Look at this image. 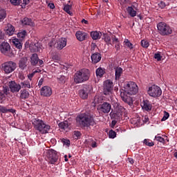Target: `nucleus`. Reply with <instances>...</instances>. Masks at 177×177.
I'll list each match as a JSON object with an SVG mask.
<instances>
[{"instance_id": "9b49d317", "label": "nucleus", "mask_w": 177, "mask_h": 177, "mask_svg": "<svg viewBox=\"0 0 177 177\" xmlns=\"http://www.w3.org/2000/svg\"><path fill=\"white\" fill-rule=\"evenodd\" d=\"M91 91H92V87L90 86H85L82 89L79 91V96L81 99L84 100L88 99V96L89 93H91Z\"/></svg>"}, {"instance_id": "864d4df0", "label": "nucleus", "mask_w": 177, "mask_h": 177, "mask_svg": "<svg viewBox=\"0 0 177 177\" xmlns=\"http://www.w3.org/2000/svg\"><path fill=\"white\" fill-rule=\"evenodd\" d=\"M2 92L4 95H8L9 93V88L8 86H3Z\"/></svg>"}, {"instance_id": "0e129e2a", "label": "nucleus", "mask_w": 177, "mask_h": 177, "mask_svg": "<svg viewBox=\"0 0 177 177\" xmlns=\"http://www.w3.org/2000/svg\"><path fill=\"white\" fill-rule=\"evenodd\" d=\"M5 97V94L0 91V100H2Z\"/></svg>"}, {"instance_id": "72a5a7b5", "label": "nucleus", "mask_w": 177, "mask_h": 177, "mask_svg": "<svg viewBox=\"0 0 177 177\" xmlns=\"http://www.w3.org/2000/svg\"><path fill=\"white\" fill-rule=\"evenodd\" d=\"M91 37L93 39H100V37H102V33H99V32H97V31L91 32Z\"/></svg>"}, {"instance_id": "bf43d9fd", "label": "nucleus", "mask_w": 177, "mask_h": 177, "mask_svg": "<svg viewBox=\"0 0 177 177\" xmlns=\"http://www.w3.org/2000/svg\"><path fill=\"white\" fill-rule=\"evenodd\" d=\"M19 153L21 156H26L27 151H26V149H20Z\"/></svg>"}, {"instance_id": "a878e982", "label": "nucleus", "mask_w": 177, "mask_h": 177, "mask_svg": "<svg viewBox=\"0 0 177 177\" xmlns=\"http://www.w3.org/2000/svg\"><path fill=\"white\" fill-rule=\"evenodd\" d=\"M31 52H38L39 50V43L32 42L30 46Z\"/></svg>"}, {"instance_id": "09e8293b", "label": "nucleus", "mask_w": 177, "mask_h": 177, "mask_svg": "<svg viewBox=\"0 0 177 177\" xmlns=\"http://www.w3.org/2000/svg\"><path fill=\"white\" fill-rule=\"evenodd\" d=\"M150 44H149V41L143 39L141 41V46H142V48H149V46Z\"/></svg>"}, {"instance_id": "c85d7f7f", "label": "nucleus", "mask_w": 177, "mask_h": 177, "mask_svg": "<svg viewBox=\"0 0 177 177\" xmlns=\"http://www.w3.org/2000/svg\"><path fill=\"white\" fill-rule=\"evenodd\" d=\"M133 8H135V6H129L127 8V12L131 17H135V16H136V10H134Z\"/></svg>"}, {"instance_id": "f257e3e1", "label": "nucleus", "mask_w": 177, "mask_h": 177, "mask_svg": "<svg viewBox=\"0 0 177 177\" xmlns=\"http://www.w3.org/2000/svg\"><path fill=\"white\" fill-rule=\"evenodd\" d=\"M76 121L82 128H91L96 125L93 115L82 113L76 118Z\"/></svg>"}, {"instance_id": "69168bd1", "label": "nucleus", "mask_w": 177, "mask_h": 177, "mask_svg": "<svg viewBox=\"0 0 177 177\" xmlns=\"http://www.w3.org/2000/svg\"><path fill=\"white\" fill-rule=\"evenodd\" d=\"M115 48L116 50H120V49H121V47L120 46V43L119 44H116L115 45Z\"/></svg>"}, {"instance_id": "20e7f679", "label": "nucleus", "mask_w": 177, "mask_h": 177, "mask_svg": "<svg viewBox=\"0 0 177 177\" xmlns=\"http://www.w3.org/2000/svg\"><path fill=\"white\" fill-rule=\"evenodd\" d=\"M158 31L160 35H170L172 34V28L165 22H160L157 24Z\"/></svg>"}, {"instance_id": "cd10ccee", "label": "nucleus", "mask_w": 177, "mask_h": 177, "mask_svg": "<svg viewBox=\"0 0 177 177\" xmlns=\"http://www.w3.org/2000/svg\"><path fill=\"white\" fill-rule=\"evenodd\" d=\"M38 62H39L38 55L36 53L33 54L30 57V63L32 66H37V64H38Z\"/></svg>"}, {"instance_id": "37998d69", "label": "nucleus", "mask_w": 177, "mask_h": 177, "mask_svg": "<svg viewBox=\"0 0 177 177\" xmlns=\"http://www.w3.org/2000/svg\"><path fill=\"white\" fill-rule=\"evenodd\" d=\"M27 34V31L22 30L17 33L18 38H24L26 37V35Z\"/></svg>"}, {"instance_id": "ea45409f", "label": "nucleus", "mask_w": 177, "mask_h": 177, "mask_svg": "<svg viewBox=\"0 0 177 177\" xmlns=\"http://www.w3.org/2000/svg\"><path fill=\"white\" fill-rule=\"evenodd\" d=\"M57 80L61 84H65L66 81H67V78H66V76L63 75H59L57 77Z\"/></svg>"}, {"instance_id": "412c9836", "label": "nucleus", "mask_w": 177, "mask_h": 177, "mask_svg": "<svg viewBox=\"0 0 177 177\" xmlns=\"http://www.w3.org/2000/svg\"><path fill=\"white\" fill-rule=\"evenodd\" d=\"M59 127L62 131H64L65 132H68L70 131V127H68V122H62L59 123Z\"/></svg>"}, {"instance_id": "e433bc0d", "label": "nucleus", "mask_w": 177, "mask_h": 177, "mask_svg": "<svg viewBox=\"0 0 177 177\" xmlns=\"http://www.w3.org/2000/svg\"><path fill=\"white\" fill-rule=\"evenodd\" d=\"M104 73H106L104 71V69H103L102 68H98L96 70V75H97V77H103V75H104Z\"/></svg>"}, {"instance_id": "f704fd0d", "label": "nucleus", "mask_w": 177, "mask_h": 177, "mask_svg": "<svg viewBox=\"0 0 177 177\" xmlns=\"http://www.w3.org/2000/svg\"><path fill=\"white\" fill-rule=\"evenodd\" d=\"M21 88H28L30 89L31 88V84H30V81L28 80H24V82H21L20 83Z\"/></svg>"}, {"instance_id": "5fc2aeb1", "label": "nucleus", "mask_w": 177, "mask_h": 177, "mask_svg": "<svg viewBox=\"0 0 177 177\" xmlns=\"http://www.w3.org/2000/svg\"><path fill=\"white\" fill-rule=\"evenodd\" d=\"M154 57L158 60V62L161 60V55L160 53L155 54Z\"/></svg>"}, {"instance_id": "c9c22d12", "label": "nucleus", "mask_w": 177, "mask_h": 177, "mask_svg": "<svg viewBox=\"0 0 177 177\" xmlns=\"http://www.w3.org/2000/svg\"><path fill=\"white\" fill-rule=\"evenodd\" d=\"M6 10L5 9H1L0 10V21H2V20H5L6 19Z\"/></svg>"}, {"instance_id": "de8ad7c7", "label": "nucleus", "mask_w": 177, "mask_h": 177, "mask_svg": "<svg viewBox=\"0 0 177 177\" xmlns=\"http://www.w3.org/2000/svg\"><path fill=\"white\" fill-rule=\"evenodd\" d=\"M124 43H125L126 46L129 48V49H133V44H132V43L129 42V40L125 39Z\"/></svg>"}, {"instance_id": "f03ea898", "label": "nucleus", "mask_w": 177, "mask_h": 177, "mask_svg": "<svg viewBox=\"0 0 177 177\" xmlns=\"http://www.w3.org/2000/svg\"><path fill=\"white\" fill-rule=\"evenodd\" d=\"M90 77L89 70L86 68L81 69L75 73L73 77L74 82L75 84H82V82L88 81Z\"/></svg>"}, {"instance_id": "2f4dec72", "label": "nucleus", "mask_w": 177, "mask_h": 177, "mask_svg": "<svg viewBox=\"0 0 177 177\" xmlns=\"http://www.w3.org/2000/svg\"><path fill=\"white\" fill-rule=\"evenodd\" d=\"M142 104L143 110H146V111L151 110V105L149 103V101H144Z\"/></svg>"}, {"instance_id": "423d86ee", "label": "nucleus", "mask_w": 177, "mask_h": 177, "mask_svg": "<svg viewBox=\"0 0 177 177\" xmlns=\"http://www.w3.org/2000/svg\"><path fill=\"white\" fill-rule=\"evenodd\" d=\"M0 52L5 56L13 57V51H12V48H10V44L6 41H3L0 44Z\"/></svg>"}, {"instance_id": "4d7b16f0", "label": "nucleus", "mask_w": 177, "mask_h": 177, "mask_svg": "<svg viewBox=\"0 0 177 177\" xmlns=\"http://www.w3.org/2000/svg\"><path fill=\"white\" fill-rule=\"evenodd\" d=\"M158 6H160V8L161 9H164V8L166 6L165 5V3H164L163 1H160L159 3H158Z\"/></svg>"}, {"instance_id": "8fccbe9b", "label": "nucleus", "mask_w": 177, "mask_h": 177, "mask_svg": "<svg viewBox=\"0 0 177 177\" xmlns=\"http://www.w3.org/2000/svg\"><path fill=\"white\" fill-rule=\"evenodd\" d=\"M169 118V113L167 111H164V116L161 119V121H166V120H168Z\"/></svg>"}, {"instance_id": "1a4fd4ad", "label": "nucleus", "mask_w": 177, "mask_h": 177, "mask_svg": "<svg viewBox=\"0 0 177 177\" xmlns=\"http://www.w3.org/2000/svg\"><path fill=\"white\" fill-rule=\"evenodd\" d=\"M161 93H162V91L158 86L153 85L149 88L148 95L152 97H159V96H161Z\"/></svg>"}, {"instance_id": "a19ab883", "label": "nucleus", "mask_w": 177, "mask_h": 177, "mask_svg": "<svg viewBox=\"0 0 177 177\" xmlns=\"http://www.w3.org/2000/svg\"><path fill=\"white\" fill-rule=\"evenodd\" d=\"M118 110L119 113H124V115L128 114V111H127L126 109L122 106H119L118 107Z\"/></svg>"}, {"instance_id": "4be33fe9", "label": "nucleus", "mask_w": 177, "mask_h": 177, "mask_svg": "<svg viewBox=\"0 0 177 177\" xmlns=\"http://www.w3.org/2000/svg\"><path fill=\"white\" fill-rule=\"evenodd\" d=\"M30 97V93L27 89L24 88L21 90L20 91V99H22V100H26V99H28Z\"/></svg>"}, {"instance_id": "58836bf2", "label": "nucleus", "mask_w": 177, "mask_h": 177, "mask_svg": "<svg viewBox=\"0 0 177 177\" xmlns=\"http://www.w3.org/2000/svg\"><path fill=\"white\" fill-rule=\"evenodd\" d=\"M82 135V134L81 133V131H75L73 133V136L74 139H76V140L80 139V138H81Z\"/></svg>"}, {"instance_id": "f3484780", "label": "nucleus", "mask_w": 177, "mask_h": 177, "mask_svg": "<svg viewBox=\"0 0 177 177\" xmlns=\"http://www.w3.org/2000/svg\"><path fill=\"white\" fill-rule=\"evenodd\" d=\"M67 45V39L64 37H62L58 39L57 43L55 44V48L58 49V50H62L63 48H65Z\"/></svg>"}, {"instance_id": "49530a36", "label": "nucleus", "mask_w": 177, "mask_h": 177, "mask_svg": "<svg viewBox=\"0 0 177 177\" xmlns=\"http://www.w3.org/2000/svg\"><path fill=\"white\" fill-rule=\"evenodd\" d=\"M71 9V6L70 5H66L64 6V10H65L66 12V13H68V15H73V12H70V10Z\"/></svg>"}, {"instance_id": "774afa93", "label": "nucleus", "mask_w": 177, "mask_h": 177, "mask_svg": "<svg viewBox=\"0 0 177 177\" xmlns=\"http://www.w3.org/2000/svg\"><path fill=\"white\" fill-rule=\"evenodd\" d=\"M48 8H50V9H55L54 3H48Z\"/></svg>"}, {"instance_id": "13d9d810", "label": "nucleus", "mask_w": 177, "mask_h": 177, "mask_svg": "<svg viewBox=\"0 0 177 177\" xmlns=\"http://www.w3.org/2000/svg\"><path fill=\"white\" fill-rule=\"evenodd\" d=\"M112 42L115 44H120V41L117 37L112 38Z\"/></svg>"}, {"instance_id": "ddd939ff", "label": "nucleus", "mask_w": 177, "mask_h": 177, "mask_svg": "<svg viewBox=\"0 0 177 177\" xmlns=\"http://www.w3.org/2000/svg\"><path fill=\"white\" fill-rule=\"evenodd\" d=\"M8 86L12 93H17V92H20V89H21V85L16 83L15 81L9 82Z\"/></svg>"}, {"instance_id": "bb28decb", "label": "nucleus", "mask_w": 177, "mask_h": 177, "mask_svg": "<svg viewBox=\"0 0 177 177\" xmlns=\"http://www.w3.org/2000/svg\"><path fill=\"white\" fill-rule=\"evenodd\" d=\"M6 34L7 35H13L15 34V26L9 24L6 28Z\"/></svg>"}, {"instance_id": "4468645a", "label": "nucleus", "mask_w": 177, "mask_h": 177, "mask_svg": "<svg viewBox=\"0 0 177 177\" xmlns=\"http://www.w3.org/2000/svg\"><path fill=\"white\" fill-rule=\"evenodd\" d=\"M52 88L48 86H44L40 90V95L41 96H44V97H49L50 96H52Z\"/></svg>"}, {"instance_id": "5701e85b", "label": "nucleus", "mask_w": 177, "mask_h": 177, "mask_svg": "<svg viewBox=\"0 0 177 177\" xmlns=\"http://www.w3.org/2000/svg\"><path fill=\"white\" fill-rule=\"evenodd\" d=\"M0 113H3V114L6 113H12V114L15 115L16 114V111L13 109H8L6 106L0 105Z\"/></svg>"}, {"instance_id": "7c9ffc66", "label": "nucleus", "mask_w": 177, "mask_h": 177, "mask_svg": "<svg viewBox=\"0 0 177 177\" xmlns=\"http://www.w3.org/2000/svg\"><path fill=\"white\" fill-rule=\"evenodd\" d=\"M102 39H104V42H106L107 45H111V37L109 34L104 33L102 35Z\"/></svg>"}, {"instance_id": "aec40b11", "label": "nucleus", "mask_w": 177, "mask_h": 177, "mask_svg": "<svg viewBox=\"0 0 177 177\" xmlns=\"http://www.w3.org/2000/svg\"><path fill=\"white\" fill-rule=\"evenodd\" d=\"M75 36L77 39H78V41H80V42H82V41H85L86 39V37H88L86 33L82 31L76 32Z\"/></svg>"}, {"instance_id": "2eb2a0df", "label": "nucleus", "mask_w": 177, "mask_h": 177, "mask_svg": "<svg viewBox=\"0 0 177 177\" xmlns=\"http://www.w3.org/2000/svg\"><path fill=\"white\" fill-rule=\"evenodd\" d=\"M120 97L124 103H127L128 104L132 103V98L128 95V92H126L125 89L120 90Z\"/></svg>"}, {"instance_id": "f8f14e48", "label": "nucleus", "mask_w": 177, "mask_h": 177, "mask_svg": "<svg viewBox=\"0 0 177 177\" xmlns=\"http://www.w3.org/2000/svg\"><path fill=\"white\" fill-rule=\"evenodd\" d=\"M114 85L113 84V82L110 80H106L104 83V90H103V93L104 95H110L111 93V91H113Z\"/></svg>"}, {"instance_id": "a18cd8bd", "label": "nucleus", "mask_w": 177, "mask_h": 177, "mask_svg": "<svg viewBox=\"0 0 177 177\" xmlns=\"http://www.w3.org/2000/svg\"><path fill=\"white\" fill-rule=\"evenodd\" d=\"M116 136H117V133H115V131H114L113 130L109 131V137L111 139H114V138H115Z\"/></svg>"}, {"instance_id": "7ed1b4c3", "label": "nucleus", "mask_w": 177, "mask_h": 177, "mask_svg": "<svg viewBox=\"0 0 177 177\" xmlns=\"http://www.w3.org/2000/svg\"><path fill=\"white\" fill-rule=\"evenodd\" d=\"M32 124L36 131H39L43 135L48 133L50 129V126L46 124L42 120L39 118H33Z\"/></svg>"}, {"instance_id": "603ef678", "label": "nucleus", "mask_w": 177, "mask_h": 177, "mask_svg": "<svg viewBox=\"0 0 177 177\" xmlns=\"http://www.w3.org/2000/svg\"><path fill=\"white\" fill-rule=\"evenodd\" d=\"M62 142L63 145H65L66 146H70V141L68 139L63 138L62 140Z\"/></svg>"}, {"instance_id": "4c0bfd02", "label": "nucleus", "mask_w": 177, "mask_h": 177, "mask_svg": "<svg viewBox=\"0 0 177 177\" xmlns=\"http://www.w3.org/2000/svg\"><path fill=\"white\" fill-rule=\"evenodd\" d=\"M37 73H41V70H33L32 73H29L28 75V80H30V81H31L32 80V77H34V75H35V74H37Z\"/></svg>"}, {"instance_id": "680f3d73", "label": "nucleus", "mask_w": 177, "mask_h": 177, "mask_svg": "<svg viewBox=\"0 0 177 177\" xmlns=\"http://www.w3.org/2000/svg\"><path fill=\"white\" fill-rule=\"evenodd\" d=\"M90 145H91V146L92 147H93V148L97 147V145H96V142H95V141H92Z\"/></svg>"}, {"instance_id": "393cba45", "label": "nucleus", "mask_w": 177, "mask_h": 177, "mask_svg": "<svg viewBox=\"0 0 177 177\" xmlns=\"http://www.w3.org/2000/svg\"><path fill=\"white\" fill-rule=\"evenodd\" d=\"M122 73H123L122 68L120 66L115 68V77L116 80H120Z\"/></svg>"}, {"instance_id": "dca6fc26", "label": "nucleus", "mask_w": 177, "mask_h": 177, "mask_svg": "<svg viewBox=\"0 0 177 177\" xmlns=\"http://www.w3.org/2000/svg\"><path fill=\"white\" fill-rule=\"evenodd\" d=\"M120 97L124 103H127L128 104L132 103V98L128 95V92H126L125 89L120 90Z\"/></svg>"}, {"instance_id": "052dcab7", "label": "nucleus", "mask_w": 177, "mask_h": 177, "mask_svg": "<svg viewBox=\"0 0 177 177\" xmlns=\"http://www.w3.org/2000/svg\"><path fill=\"white\" fill-rule=\"evenodd\" d=\"M96 48H97V46L96 45V44H91V52H93V50H95V49H96Z\"/></svg>"}, {"instance_id": "9d476101", "label": "nucleus", "mask_w": 177, "mask_h": 177, "mask_svg": "<svg viewBox=\"0 0 177 177\" xmlns=\"http://www.w3.org/2000/svg\"><path fill=\"white\" fill-rule=\"evenodd\" d=\"M97 110L103 114H109L111 111V104L109 102H103L97 106Z\"/></svg>"}, {"instance_id": "c03bdc74", "label": "nucleus", "mask_w": 177, "mask_h": 177, "mask_svg": "<svg viewBox=\"0 0 177 177\" xmlns=\"http://www.w3.org/2000/svg\"><path fill=\"white\" fill-rule=\"evenodd\" d=\"M144 144L146 145V146H149V147H152V146L154 145L153 142H150V140L149 139H145L144 140Z\"/></svg>"}, {"instance_id": "e2e57ef3", "label": "nucleus", "mask_w": 177, "mask_h": 177, "mask_svg": "<svg viewBox=\"0 0 177 177\" xmlns=\"http://www.w3.org/2000/svg\"><path fill=\"white\" fill-rule=\"evenodd\" d=\"M117 124V121L115 120H112L111 122V128H114L115 127V124Z\"/></svg>"}, {"instance_id": "c756f323", "label": "nucleus", "mask_w": 177, "mask_h": 177, "mask_svg": "<svg viewBox=\"0 0 177 177\" xmlns=\"http://www.w3.org/2000/svg\"><path fill=\"white\" fill-rule=\"evenodd\" d=\"M12 44L15 45L17 49H19V50H21V49H22L23 48V44H21L20 40H19V39H14L12 40Z\"/></svg>"}, {"instance_id": "6ab92c4d", "label": "nucleus", "mask_w": 177, "mask_h": 177, "mask_svg": "<svg viewBox=\"0 0 177 177\" xmlns=\"http://www.w3.org/2000/svg\"><path fill=\"white\" fill-rule=\"evenodd\" d=\"M91 60L93 64L99 63L102 60V55L99 53H95L91 55Z\"/></svg>"}, {"instance_id": "6e6552de", "label": "nucleus", "mask_w": 177, "mask_h": 177, "mask_svg": "<svg viewBox=\"0 0 177 177\" xmlns=\"http://www.w3.org/2000/svg\"><path fill=\"white\" fill-rule=\"evenodd\" d=\"M46 157L50 164H55L59 159V156H57V151L54 149H48L46 152Z\"/></svg>"}, {"instance_id": "338daca9", "label": "nucleus", "mask_w": 177, "mask_h": 177, "mask_svg": "<svg viewBox=\"0 0 177 177\" xmlns=\"http://www.w3.org/2000/svg\"><path fill=\"white\" fill-rule=\"evenodd\" d=\"M42 84H44V79L43 78L39 80V81L38 82V86H41V85H42Z\"/></svg>"}, {"instance_id": "6e6d98bb", "label": "nucleus", "mask_w": 177, "mask_h": 177, "mask_svg": "<svg viewBox=\"0 0 177 177\" xmlns=\"http://www.w3.org/2000/svg\"><path fill=\"white\" fill-rule=\"evenodd\" d=\"M122 3L123 5H131V0H122Z\"/></svg>"}, {"instance_id": "b1692460", "label": "nucleus", "mask_w": 177, "mask_h": 177, "mask_svg": "<svg viewBox=\"0 0 177 177\" xmlns=\"http://www.w3.org/2000/svg\"><path fill=\"white\" fill-rule=\"evenodd\" d=\"M23 26H30V27H34V23L31 19L25 17L21 20Z\"/></svg>"}, {"instance_id": "0eeeda50", "label": "nucleus", "mask_w": 177, "mask_h": 177, "mask_svg": "<svg viewBox=\"0 0 177 177\" xmlns=\"http://www.w3.org/2000/svg\"><path fill=\"white\" fill-rule=\"evenodd\" d=\"M124 88L125 92H127L129 96H131V95H136V93H138V85L133 82H128L124 85Z\"/></svg>"}, {"instance_id": "473e14b6", "label": "nucleus", "mask_w": 177, "mask_h": 177, "mask_svg": "<svg viewBox=\"0 0 177 177\" xmlns=\"http://www.w3.org/2000/svg\"><path fill=\"white\" fill-rule=\"evenodd\" d=\"M95 103L96 104H103V103H106V102H104V98L103 97V96H99L95 97Z\"/></svg>"}, {"instance_id": "a211bd4d", "label": "nucleus", "mask_w": 177, "mask_h": 177, "mask_svg": "<svg viewBox=\"0 0 177 177\" xmlns=\"http://www.w3.org/2000/svg\"><path fill=\"white\" fill-rule=\"evenodd\" d=\"M28 61V59L26 57H24L19 59L18 66L21 70H25V68H27Z\"/></svg>"}, {"instance_id": "79ce46f5", "label": "nucleus", "mask_w": 177, "mask_h": 177, "mask_svg": "<svg viewBox=\"0 0 177 177\" xmlns=\"http://www.w3.org/2000/svg\"><path fill=\"white\" fill-rule=\"evenodd\" d=\"M10 2L14 6H19L21 3V0H10Z\"/></svg>"}, {"instance_id": "39448f33", "label": "nucleus", "mask_w": 177, "mask_h": 177, "mask_svg": "<svg viewBox=\"0 0 177 177\" xmlns=\"http://www.w3.org/2000/svg\"><path fill=\"white\" fill-rule=\"evenodd\" d=\"M2 69L6 74H10L17 68V64L13 61H8L2 64Z\"/></svg>"}, {"instance_id": "3c124183", "label": "nucleus", "mask_w": 177, "mask_h": 177, "mask_svg": "<svg viewBox=\"0 0 177 177\" xmlns=\"http://www.w3.org/2000/svg\"><path fill=\"white\" fill-rule=\"evenodd\" d=\"M155 138L158 142H160V143H164L165 142L164 138L161 136H156Z\"/></svg>"}]
</instances>
